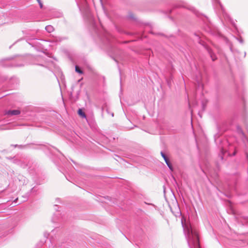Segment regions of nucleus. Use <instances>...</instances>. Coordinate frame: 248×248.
<instances>
[{
    "mask_svg": "<svg viewBox=\"0 0 248 248\" xmlns=\"http://www.w3.org/2000/svg\"><path fill=\"white\" fill-rule=\"evenodd\" d=\"M183 227L189 248H200L199 236L197 231L192 229L191 227Z\"/></svg>",
    "mask_w": 248,
    "mask_h": 248,
    "instance_id": "1",
    "label": "nucleus"
},
{
    "mask_svg": "<svg viewBox=\"0 0 248 248\" xmlns=\"http://www.w3.org/2000/svg\"><path fill=\"white\" fill-rule=\"evenodd\" d=\"M102 114L104 117L110 118L113 117L114 112L111 111V109H102Z\"/></svg>",
    "mask_w": 248,
    "mask_h": 248,
    "instance_id": "2",
    "label": "nucleus"
},
{
    "mask_svg": "<svg viewBox=\"0 0 248 248\" xmlns=\"http://www.w3.org/2000/svg\"><path fill=\"white\" fill-rule=\"evenodd\" d=\"M20 113L19 109H13V110H9L7 112L9 115H17L19 114Z\"/></svg>",
    "mask_w": 248,
    "mask_h": 248,
    "instance_id": "3",
    "label": "nucleus"
},
{
    "mask_svg": "<svg viewBox=\"0 0 248 248\" xmlns=\"http://www.w3.org/2000/svg\"><path fill=\"white\" fill-rule=\"evenodd\" d=\"M78 113L82 118H86V115L83 111V109H78Z\"/></svg>",
    "mask_w": 248,
    "mask_h": 248,
    "instance_id": "4",
    "label": "nucleus"
},
{
    "mask_svg": "<svg viewBox=\"0 0 248 248\" xmlns=\"http://www.w3.org/2000/svg\"><path fill=\"white\" fill-rule=\"evenodd\" d=\"M237 131L238 134H240L242 135V137L245 138V136L244 135V134L242 130V128L239 126H237Z\"/></svg>",
    "mask_w": 248,
    "mask_h": 248,
    "instance_id": "5",
    "label": "nucleus"
},
{
    "mask_svg": "<svg viewBox=\"0 0 248 248\" xmlns=\"http://www.w3.org/2000/svg\"><path fill=\"white\" fill-rule=\"evenodd\" d=\"M46 31L48 32H51L54 30L53 27L51 25H48L46 27Z\"/></svg>",
    "mask_w": 248,
    "mask_h": 248,
    "instance_id": "6",
    "label": "nucleus"
},
{
    "mask_svg": "<svg viewBox=\"0 0 248 248\" xmlns=\"http://www.w3.org/2000/svg\"><path fill=\"white\" fill-rule=\"evenodd\" d=\"M76 71L79 74L82 73V71L80 69H79V67L78 66H76Z\"/></svg>",
    "mask_w": 248,
    "mask_h": 248,
    "instance_id": "7",
    "label": "nucleus"
},
{
    "mask_svg": "<svg viewBox=\"0 0 248 248\" xmlns=\"http://www.w3.org/2000/svg\"><path fill=\"white\" fill-rule=\"evenodd\" d=\"M167 165L171 170H173L172 166L170 162Z\"/></svg>",
    "mask_w": 248,
    "mask_h": 248,
    "instance_id": "8",
    "label": "nucleus"
},
{
    "mask_svg": "<svg viewBox=\"0 0 248 248\" xmlns=\"http://www.w3.org/2000/svg\"><path fill=\"white\" fill-rule=\"evenodd\" d=\"M219 147L221 149V153L222 154H224V146H219Z\"/></svg>",
    "mask_w": 248,
    "mask_h": 248,
    "instance_id": "9",
    "label": "nucleus"
},
{
    "mask_svg": "<svg viewBox=\"0 0 248 248\" xmlns=\"http://www.w3.org/2000/svg\"><path fill=\"white\" fill-rule=\"evenodd\" d=\"M161 155L162 156V157L164 158V159L167 157L166 156L165 154L163 152H161Z\"/></svg>",
    "mask_w": 248,
    "mask_h": 248,
    "instance_id": "10",
    "label": "nucleus"
},
{
    "mask_svg": "<svg viewBox=\"0 0 248 248\" xmlns=\"http://www.w3.org/2000/svg\"><path fill=\"white\" fill-rule=\"evenodd\" d=\"M211 57L212 58L213 61H215L217 59L216 56L212 54H211Z\"/></svg>",
    "mask_w": 248,
    "mask_h": 248,
    "instance_id": "11",
    "label": "nucleus"
},
{
    "mask_svg": "<svg viewBox=\"0 0 248 248\" xmlns=\"http://www.w3.org/2000/svg\"><path fill=\"white\" fill-rule=\"evenodd\" d=\"M164 160H165L166 164H168V163H169L170 162L169 160L168 159V158L167 157L166 158L164 159Z\"/></svg>",
    "mask_w": 248,
    "mask_h": 248,
    "instance_id": "12",
    "label": "nucleus"
},
{
    "mask_svg": "<svg viewBox=\"0 0 248 248\" xmlns=\"http://www.w3.org/2000/svg\"><path fill=\"white\" fill-rule=\"evenodd\" d=\"M38 3H39V5H40V6L41 8H42L43 7V4L41 3V2L40 1V0H39L38 1Z\"/></svg>",
    "mask_w": 248,
    "mask_h": 248,
    "instance_id": "13",
    "label": "nucleus"
},
{
    "mask_svg": "<svg viewBox=\"0 0 248 248\" xmlns=\"http://www.w3.org/2000/svg\"><path fill=\"white\" fill-rule=\"evenodd\" d=\"M246 129H247V130L248 131V124H246Z\"/></svg>",
    "mask_w": 248,
    "mask_h": 248,
    "instance_id": "14",
    "label": "nucleus"
},
{
    "mask_svg": "<svg viewBox=\"0 0 248 248\" xmlns=\"http://www.w3.org/2000/svg\"><path fill=\"white\" fill-rule=\"evenodd\" d=\"M17 200H18V199H17H17H16L15 200V201H14V202H16V201H17Z\"/></svg>",
    "mask_w": 248,
    "mask_h": 248,
    "instance_id": "15",
    "label": "nucleus"
},
{
    "mask_svg": "<svg viewBox=\"0 0 248 248\" xmlns=\"http://www.w3.org/2000/svg\"><path fill=\"white\" fill-rule=\"evenodd\" d=\"M246 155H247V158H248V155L247 154H246Z\"/></svg>",
    "mask_w": 248,
    "mask_h": 248,
    "instance_id": "16",
    "label": "nucleus"
},
{
    "mask_svg": "<svg viewBox=\"0 0 248 248\" xmlns=\"http://www.w3.org/2000/svg\"><path fill=\"white\" fill-rule=\"evenodd\" d=\"M215 141H216V142H217V139H215Z\"/></svg>",
    "mask_w": 248,
    "mask_h": 248,
    "instance_id": "17",
    "label": "nucleus"
},
{
    "mask_svg": "<svg viewBox=\"0 0 248 248\" xmlns=\"http://www.w3.org/2000/svg\"><path fill=\"white\" fill-rule=\"evenodd\" d=\"M221 159H223V156L222 155L221 156Z\"/></svg>",
    "mask_w": 248,
    "mask_h": 248,
    "instance_id": "18",
    "label": "nucleus"
}]
</instances>
